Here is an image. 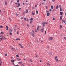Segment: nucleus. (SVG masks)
I'll return each instance as SVG.
<instances>
[{"label":"nucleus","mask_w":66,"mask_h":66,"mask_svg":"<svg viewBox=\"0 0 66 66\" xmlns=\"http://www.w3.org/2000/svg\"><path fill=\"white\" fill-rule=\"evenodd\" d=\"M20 38H17L16 39V40H20Z\"/></svg>","instance_id":"9b49d317"},{"label":"nucleus","mask_w":66,"mask_h":66,"mask_svg":"<svg viewBox=\"0 0 66 66\" xmlns=\"http://www.w3.org/2000/svg\"><path fill=\"white\" fill-rule=\"evenodd\" d=\"M32 33H35V32H34V31L33 30H32Z\"/></svg>","instance_id":"bb28decb"},{"label":"nucleus","mask_w":66,"mask_h":66,"mask_svg":"<svg viewBox=\"0 0 66 66\" xmlns=\"http://www.w3.org/2000/svg\"><path fill=\"white\" fill-rule=\"evenodd\" d=\"M51 8L52 9H53V6H51Z\"/></svg>","instance_id":"412c9836"},{"label":"nucleus","mask_w":66,"mask_h":66,"mask_svg":"<svg viewBox=\"0 0 66 66\" xmlns=\"http://www.w3.org/2000/svg\"><path fill=\"white\" fill-rule=\"evenodd\" d=\"M18 60L19 61H20V60H21V59H18Z\"/></svg>","instance_id":"a18cd8bd"},{"label":"nucleus","mask_w":66,"mask_h":66,"mask_svg":"<svg viewBox=\"0 0 66 66\" xmlns=\"http://www.w3.org/2000/svg\"><path fill=\"white\" fill-rule=\"evenodd\" d=\"M9 31L10 32H11L12 31V30L10 29L9 30Z\"/></svg>","instance_id":"b1692460"},{"label":"nucleus","mask_w":66,"mask_h":66,"mask_svg":"<svg viewBox=\"0 0 66 66\" xmlns=\"http://www.w3.org/2000/svg\"><path fill=\"white\" fill-rule=\"evenodd\" d=\"M8 29H9V27H8V26H7L6 27V30H8Z\"/></svg>","instance_id":"39448f33"},{"label":"nucleus","mask_w":66,"mask_h":66,"mask_svg":"<svg viewBox=\"0 0 66 66\" xmlns=\"http://www.w3.org/2000/svg\"><path fill=\"white\" fill-rule=\"evenodd\" d=\"M50 12H51L52 11V10L51 9H50L49 10Z\"/></svg>","instance_id":"c03bdc74"},{"label":"nucleus","mask_w":66,"mask_h":66,"mask_svg":"<svg viewBox=\"0 0 66 66\" xmlns=\"http://www.w3.org/2000/svg\"><path fill=\"white\" fill-rule=\"evenodd\" d=\"M53 20H55V19L54 18H53Z\"/></svg>","instance_id":"bf43d9fd"},{"label":"nucleus","mask_w":66,"mask_h":66,"mask_svg":"<svg viewBox=\"0 0 66 66\" xmlns=\"http://www.w3.org/2000/svg\"><path fill=\"white\" fill-rule=\"evenodd\" d=\"M31 45H28V46L29 47H31Z\"/></svg>","instance_id":"e433bc0d"},{"label":"nucleus","mask_w":66,"mask_h":66,"mask_svg":"<svg viewBox=\"0 0 66 66\" xmlns=\"http://www.w3.org/2000/svg\"><path fill=\"white\" fill-rule=\"evenodd\" d=\"M11 1V3H12V2H13V0H12Z\"/></svg>","instance_id":"4d7b16f0"},{"label":"nucleus","mask_w":66,"mask_h":66,"mask_svg":"<svg viewBox=\"0 0 66 66\" xmlns=\"http://www.w3.org/2000/svg\"><path fill=\"white\" fill-rule=\"evenodd\" d=\"M19 15V14H16V16H18Z\"/></svg>","instance_id":"603ef678"},{"label":"nucleus","mask_w":66,"mask_h":66,"mask_svg":"<svg viewBox=\"0 0 66 66\" xmlns=\"http://www.w3.org/2000/svg\"><path fill=\"white\" fill-rule=\"evenodd\" d=\"M10 35H12V33L10 32Z\"/></svg>","instance_id":"a19ab883"},{"label":"nucleus","mask_w":66,"mask_h":66,"mask_svg":"<svg viewBox=\"0 0 66 66\" xmlns=\"http://www.w3.org/2000/svg\"><path fill=\"white\" fill-rule=\"evenodd\" d=\"M45 34H47V33H46V31H45Z\"/></svg>","instance_id":"3c124183"},{"label":"nucleus","mask_w":66,"mask_h":66,"mask_svg":"<svg viewBox=\"0 0 66 66\" xmlns=\"http://www.w3.org/2000/svg\"><path fill=\"white\" fill-rule=\"evenodd\" d=\"M55 60H56V59H57V56H56L55 58Z\"/></svg>","instance_id":"c9c22d12"},{"label":"nucleus","mask_w":66,"mask_h":66,"mask_svg":"<svg viewBox=\"0 0 66 66\" xmlns=\"http://www.w3.org/2000/svg\"><path fill=\"white\" fill-rule=\"evenodd\" d=\"M5 56H7V54H5Z\"/></svg>","instance_id":"79ce46f5"},{"label":"nucleus","mask_w":66,"mask_h":66,"mask_svg":"<svg viewBox=\"0 0 66 66\" xmlns=\"http://www.w3.org/2000/svg\"><path fill=\"white\" fill-rule=\"evenodd\" d=\"M12 64H13V65H15V64H14V63H12Z\"/></svg>","instance_id":"e2e57ef3"},{"label":"nucleus","mask_w":66,"mask_h":66,"mask_svg":"<svg viewBox=\"0 0 66 66\" xmlns=\"http://www.w3.org/2000/svg\"><path fill=\"white\" fill-rule=\"evenodd\" d=\"M19 45H20V47L21 48H23V46H22V45H21V44H19Z\"/></svg>","instance_id":"f03ea898"},{"label":"nucleus","mask_w":66,"mask_h":66,"mask_svg":"<svg viewBox=\"0 0 66 66\" xmlns=\"http://www.w3.org/2000/svg\"><path fill=\"white\" fill-rule=\"evenodd\" d=\"M27 21H29V20H28V19H27Z\"/></svg>","instance_id":"6e6d98bb"},{"label":"nucleus","mask_w":66,"mask_h":66,"mask_svg":"<svg viewBox=\"0 0 66 66\" xmlns=\"http://www.w3.org/2000/svg\"><path fill=\"white\" fill-rule=\"evenodd\" d=\"M32 15H35V13H33V12H32Z\"/></svg>","instance_id":"c85d7f7f"},{"label":"nucleus","mask_w":66,"mask_h":66,"mask_svg":"<svg viewBox=\"0 0 66 66\" xmlns=\"http://www.w3.org/2000/svg\"><path fill=\"white\" fill-rule=\"evenodd\" d=\"M36 42H37V43H38L39 42V41H38V40H36Z\"/></svg>","instance_id":"7c9ffc66"},{"label":"nucleus","mask_w":66,"mask_h":66,"mask_svg":"<svg viewBox=\"0 0 66 66\" xmlns=\"http://www.w3.org/2000/svg\"><path fill=\"white\" fill-rule=\"evenodd\" d=\"M45 25H43V26H42V27H43V28H44V27H45Z\"/></svg>","instance_id":"49530a36"},{"label":"nucleus","mask_w":66,"mask_h":66,"mask_svg":"<svg viewBox=\"0 0 66 66\" xmlns=\"http://www.w3.org/2000/svg\"><path fill=\"white\" fill-rule=\"evenodd\" d=\"M33 20V19L32 18H31L30 19V20H31V21H32V20Z\"/></svg>","instance_id":"393cba45"},{"label":"nucleus","mask_w":66,"mask_h":66,"mask_svg":"<svg viewBox=\"0 0 66 66\" xmlns=\"http://www.w3.org/2000/svg\"><path fill=\"white\" fill-rule=\"evenodd\" d=\"M2 37L3 39H6V38H5V37H4L3 36H2Z\"/></svg>","instance_id":"0eeeda50"},{"label":"nucleus","mask_w":66,"mask_h":66,"mask_svg":"<svg viewBox=\"0 0 66 66\" xmlns=\"http://www.w3.org/2000/svg\"><path fill=\"white\" fill-rule=\"evenodd\" d=\"M28 12V10L27 9L26 11V13H27Z\"/></svg>","instance_id":"f8f14e48"},{"label":"nucleus","mask_w":66,"mask_h":66,"mask_svg":"<svg viewBox=\"0 0 66 66\" xmlns=\"http://www.w3.org/2000/svg\"><path fill=\"white\" fill-rule=\"evenodd\" d=\"M36 57H37V55H36Z\"/></svg>","instance_id":"69168bd1"},{"label":"nucleus","mask_w":66,"mask_h":66,"mask_svg":"<svg viewBox=\"0 0 66 66\" xmlns=\"http://www.w3.org/2000/svg\"><path fill=\"white\" fill-rule=\"evenodd\" d=\"M19 63L20 64H21L22 63V62H19Z\"/></svg>","instance_id":"6ab92c4d"},{"label":"nucleus","mask_w":66,"mask_h":66,"mask_svg":"<svg viewBox=\"0 0 66 66\" xmlns=\"http://www.w3.org/2000/svg\"><path fill=\"white\" fill-rule=\"evenodd\" d=\"M65 21V20H62V22H64V21Z\"/></svg>","instance_id":"37998d69"},{"label":"nucleus","mask_w":66,"mask_h":66,"mask_svg":"<svg viewBox=\"0 0 66 66\" xmlns=\"http://www.w3.org/2000/svg\"><path fill=\"white\" fill-rule=\"evenodd\" d=\"M27 27H29V24H27Z\"/></svg>","instance_id":"864d4df0"},{"label":"nucleus","mask_w":66,"mask_h":66,"mask_svg":"<svg viewBox=\"0 0 66 66\" xmlns=\"http://www.w3.org/2000/svg\"><path fill=\"white\" fill-rule=\"evenodd\" d=\"M12 50H14V48H13L11 49Z\"/></svg>","instance_id":"8fccbe9b"},{"label":"nucleus","mask_w":66,"mask_h":66,"mask_svg":"<svg viewBox=\"0 0 66 66\" xmlns=\"http://www.w3.org/2000/svg\"><path fill=\"white\" fill-rule=\"evenodd\" d=\"M39 27L38 26L37 27V30H38V28H39Z\"/></svg>","instance_id":"473e14b6"},{"label":"nucleus","mask_w":66,"mask_h":66,"mask_svg":"<svg viewBox=\"0 0 66 66\" xmlns=\"http://www.w3.org/2000/svg\"><path fill=\"white\" fill-rule=\"evenodd\" d=\"M41 32H44V29H42Z\"/></svg>","instance_id":"aec40b11"},{"label":"nucleus","mask_w":66,"mask_h":66,"mask_svg":"<svg viewBox=\"0 0 66 66\" xmlns=\"http://www.w3.org/2000/svg\"><path fill=\"white\" fill-rule=\"evenodd\" d=\"M36 12L37 14H38V11L36 10Z\"/></svg>","instance_id":"4c0bfd02"},{"label":"nucleus","mask_w":66,"mask_h":66,"mask_svg":"<svg viewBox=\"0 0 66 66\" xmlns=\"http://www.w3.org/2000/svg\"><path fill=\"white\" fill-rule=\"evenodd\" d=\"M60 11H62V7H61L60 8Z\"/></svg>","instance_id":"cd10ccee"},{"label":"nucleus","mask_w":66,"mask_h":66,"mask_svg":"<svg viewBox=\"0 0 66 66\" xmlns=\"http://www.w3.org/2000/svg\"><path fill=\"white\" fill-rule=\"evenodd\" d=\"M21 10V8H20L19 9V10Z\"/></svg>","instance_id":"338daca9"},{"label":"nucleus","mask_w":66,"mask_h":66,"mask_svg":"<svg viewBox=\"0 0 66 66\" xmlns=\"http://www.w3.org/2000/svg\"><path fill=\"white\" fill-rule=\"evenodd\" d=\"M47 65H48L49 66H50V64H49V63H47Z\"/></svg>","instance_id":"f3484780"},{"label":"nucleus","mask_w":66,"mask_h":66,"mask_svg":"<svg viewBox=\"0 0 66 66\" xmlns=\"http://www.w3.org/2000/svg\"><path fill=\"white\" fill-rule=\"evenodd\" d=\"M55 0H52V2H54L55 1Z\"/></svg>","instance_id":"0e129e2a"},{"label":"nucleus","mask_w":66,"mask_h":66,"mask_svg":"<svg viewBox=\"0 0 66 66\" xmlns=\"http://www.w3.org/2000/svg\"><path fill=\"white\" fill-rule=\"evenodd\" d=\"M60 27L61 28H62V25H60Z\"/></svg>","instance_id":"c756f323"},{"label":"nucleus","mask_w":66,"mask_h":66,"mask_svg":"<svg viewBox=\"0 0 66 66\" xmlns=\"http://www.w3.org/2000/svg\"><path fill=\"white\" fill-rule=\"evenodd\" d=\"M30 34L33 37H34L35 35L34 34L32 33L31 32H30Z\"/></svg>","instance_id":"f257e3e1"},{"label":"nucleus","mask_w":66,"mask_h":66,"mask_svg":"<svg viewBox=\"0 0 66 66\" xmlns=\"http://www.w3.org/2000/svg\"><path fill=\"white\" fill-rule=\"evenodd\" d=\"M46 22H43L42 23L43 25H45V24H46Z\"/></svg>","instance_id":"1a4fd4ad"},{"label":"nucleus","mask_w":66,"mask_h":66,"mask_svg":"<svg viewBox=\"0 0 66 66\" xmlns=\"http://www.w3.org/2000/svg\"><path fill=\"white\" fill-rule=\"evenodd\" d=\"M17 34H18H18H19L18 31H17Z\"/></svg>","instance_id":"58836bf2"},{"label":"nucleus","mask_w":66,"mask_h":66,"mask_svg":"<svg viewBox=\"0 0 66 66\" xmlns=\"http://www.w3.org/2000/svg\"><path fill=\"white\" fill-rule=\"evenodd\" d=\"M1 34H2V35H3V34H4V33L3 31H2L1 33Z\"/></svg>","instance_id":"9d476101"},{"label":"nucleus","mask_w":66,"mask_h":66,"mask_svg":"<svg viewBox=\"0 0 66 66\" xmlns=\"http://www.w3.org/2000/svg\"><path fill=\"white\" fill-rule=\"evenodd\" d=\"M5 4L6 5H7V2L6 1L5 2Z\"/></svg>","instance_id":"a211bd4d"},{"label":"nucleus","mask_w":66,"mask_h":66,"mask_svg":"<svg viewBox=\"0 0 66 66\" xmlns=\"http://www.w3.org/2000/svg\"><path fill=\"white\" fill-rule=\"evenodd\" d=\"M55 60H56V62H58V61H59V59H55Z\"/></svg>","instance_id":"dca6fc26"},{"label":"nucleus","mask_w":66,"mask_h":66,"mask_svg":"<svg viewBox=\"0 0 66 66\" xmlns=\"http://www.w3.org/2000/svg\"><path fill=\"white\" fill-rule=\"evenodd\" d=\"M64 22L65 24H66V20H65Z\"/></svg>","instance_id":"4be33fe9"},{"label":"nucleus","mask_w":66,"mask_h":66,"mask_svg":"<svg viewBox=\"0 0 66 66\" xmlns=\"http://www.w3.org/2000/svg\"><path fill=\"white\" fill-rule=\"evenodd\" d=\"M0 39H1V40H2V38H1Z\"/></svg>","instance_id":"5fc2aeb1"},{"label":"nucleus","mask_w":66,"mask_h":66,"mask_svg":"<svg viewBox=\"0 0 66 66\" xmlns=\"http://www.w3.org/2000/svg\"><path fill=\"white\" fill-rule=\"evenodd\" d=\"M16 57H19V56H18V55H16Z\"/></svg>","instance_id":"f704fd0d"},{"label":"nucleus","mask_w":66,"mask_h":66,"mask_svg":"<svg viewBox=\"0 0 66 66\" xmlns=\"http://www.w3.org/2000/svg\"><path fill=\"white\" fill-rule=\"evenodd\" d=\"M35 32H37V29H35Z\"/></svg>","instance_id":"09e8293b"},{"label":"nucleus","mask_w":66,"mask_h":66,"mask_svg":"<svg viewBox=\"0 0 66 66\" xmlns=\"http://www.w3.org/2000/svg\"><path fill=\"white\" fill-rule=\"evenodd\" d=\"M16 28H15L14 29V31H15V32H16Z\"/></svg>","instance_id":"2f4dec72"},{"label":"nucleus","mask_w":66,"mask_h":66,"mask_svg":"<svg viewBox=\"0 0 66 66\" xmlns=\"http://www.w3.org/2000/svg\"><path fill=\"white\" fill-rule=\"evenodd\" d=\"M50 15V13H47L46 15L47 16H49Z\"/></svg>","instance_id":"423d86ee"},{"label":"nucleus","mask_w":66,"mask_h":66,"mask_svg":"<svg viewBox=\"0 0 66 66\" xmlns=\"http://www.w3.org/2000/svg\"><path fill=\"white\" fill-rule=\"evenodd\" d=\"M48 8V6H47L46 7V9H47V8Z\"/></svg>","instance_id":"052dcab7"},{"label":"nucleus","mask_w":66,"mask_h":66,"mask_svg":"<svg viewBox=\"0 0 66 66\" xmlns=\"http://www.w3.org/2000/svg\"><path fill=\"white\" fill-rule=\"evenodd\" d=\"M0 28H3V26H0Z\"/></svg>","instance_id":"5701e85b"},{"label":"nucleus","mask_w":66,"mask_h":66,"mask_svg":"<svg viewBox=\"0 0 66 66\" xmlns=\"http://www.w3.org/2000/svg\"><path fill=\"white\" fill-rule=\"evenodd\" d=\"M35 7H37V5H35Z\"/></svg>","instance_id":"13d9d810"},{"label":"nucleus","mask_w":66,"mask_h":66,"mask_svg":"<svg viewBox=\"0 0 66 66\" xmlns=\"http://www.w3.org/2000/svg\"><path fill=\"white\" fill-rule=\"evenodd\" d=\"M62 17H63V16H60V19H62Z\"/></svg>","instance_id":"4468645a"},{"label":"nucleus","mask_w":66,"mask_h":66,"mask_svg":"<svg viewBox=\"0 0 66 66\" xmlns=\"http://www.w3.org/2000/svg\"><path fill=\"white\" fill-rule=\"evenodd\" d=\"M18 6H16V7H19V6H20V3H18Z\"/></svg>","instance_id":"20e7f679"},{"label":"nucleus","mask_w":66,"mask_h":66,"mask_svg":"<svg viewBox=\"0 0 66 66\" xmlns=\"http://www.w3.org/2000/svg\"><path fill=\"white\" fill-rule=\"evenodd\" d=\"M15 66H19V65H15Z\"/></svg>","instance_id":"774afa93"},{"label":"nucleus","mask_w":66,"mask_h":66,"mask_svg":"<svg viewBox=\"0 0 66 66\" xmlns=\"http://www.w3.org/2000/svg\"><path fill=\"white\" fill-rule=\"evenodd\" d=\"M63 12H60V15H62V14H63Z\"/></svg>","instance_id":"6e6552de"},{"label":"nucleus","mask_w":66,"mask_h":66,"mask_svg":"<svg viewBox=\"0 0 66 66\" xmlns=\"http://www.w3.org/2000/svg\"><path fill=\"white\" fill-rule=\"evenodd\" d=\"M14 60H11V63H13V62H14Z\"/></svg>","instance_id":"2eb2a0df"},{"label":"nucleus","mask_w":66,"mask_h":66,"mask_svg":"<svg viewBox=\"0 0 66 66\" xmlns=\"http://www.w3.org/2000/svg\"><path fill=\"white\" fill-rule=\"evenodd\" d=\"M53 39V37H50L49 38V40H52Z\"/></svg>","instance_id":"7ed1b4c3"},{"label":"nucleus","mask_w":66,"mask_h":66,"mask_svg":"<svg viewBox=\"0 0 66 66\" xmlns=\"http://www.w3.org/2000/svg\"><path fill=\"white\" fill-rule=\"evenodd\" d=\"M59 7H60V8H61V7H61V5H59Z\"/></svg>","instance_id":"ea45409f"},{"label":"nucleus","mask_w":66,"mask_h":66,"mask_svg":"<svg viewBox=\"0 0 66 66\" xmlns=\"http://www.w3.org/2000/svg\"><path fill=\"white\" fill-rule=\"evenodd\" d=\"M58 7H59V5H57L56 6V9H58Z\"/></svg>","instance_id":"ddd939ff"},{"label":"nucleus","mask_w":66,"mask_h":66,"mask_svg":"<svg viewBox=\"0 0 66 66\" xmlns=\"http://www.w3.org/2000/svg\"><path fill=\"white\" fill-rule=\"evenodd\" d=\"M17 2L18 3L19 2V0H18L17 1Z\"/></svg>","instance_id":"72a5a7b5"},{"label":"nucleus","mask_w":66,"mask_h":66,"mask_svg":"<svg viewBox=\"0 0 66 66\" xmlns=\"http://www.w3.org/2000/svg\"><path fill=\"white\" fill-rule=\"evenodd\" d=\"M24 20H26V21H27V20H26V18H24Z\"/></svg>","instance_id":"de8ad7c7"},{"label":"nucleus","mask_w":66,"mask_h":66,"mask_svg":"<svg viewBox=\"0 0 66 66\" xmlns=\"http://www.w3.org/2000/svg\"><path fill=\"white\" fill-rule=\"evenodd\" d=\"M32 22H33V21H30V24H31L32 23Z\"/></svg>","instance_id":"a878e982"},{"label":"nucleus","mask_w":66,"mask_h":66,"mask_svg":"<svg viewBox=\"0 0 66 66\" xmlns=\"http://www.w3.org/2000/svg\"><path fill=\"white\" fill-rule=\"evenodd\" d=\"M15 27H17V25H16L15 26Z\"/></svg>","instance_id":"680f3d73"}]
</instances>
